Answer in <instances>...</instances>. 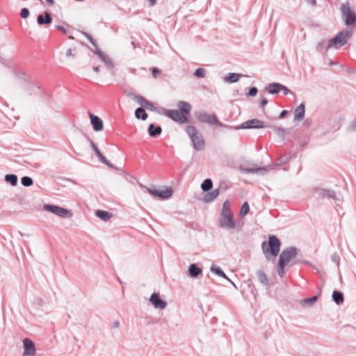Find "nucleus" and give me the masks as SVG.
Returning a JSON list of instances; mask_svg holds the SVG:
<instances>
[{"mask_svg": "<svg viewBox=\"0 0 356 356\" xmlns=\"http://www.w3.org/2000/svg\"><path fill=\"white\" fill-rule=\"evenodd\" d=\"M24 353L23 356H34L35 354L36 348L33 341L29 338L23 339Z\"/></svg>", "mask_w": 356, "mask_h": 356, "instance_id": "12", "label": "nucleus"}, {"mask_svg": "<svg viewBox=\"0 0 356 356\" xmlns=\"http://www.w3.org/2000/svg\"><path fill=\"white\" fill-rule=\"evenodd\" d=\"M243 75L238 73L230 72L225 77V81L228 83H236Z\"/></svg>", "mask_w": 356, "mask_h": 356, "instance_id": "29", "label": "nucleus"}, {"mask_svg": "<svg viewBox=\"0 0 356 356\" xmlns=\"http://www.w3.org/2000/svg\"><path fill=\"white\" fill-rule=\"evenodd\" d=\"M280 247L281 242L280 239L274 235H271L268 237V244H266V241L263 242L261 244L263 252L268 259H269V255L276 257L280 250Z\"/></svg>", "mask_w": 356, "mask_h": 356, "instance_id": "2", "label": "nucleus"}, {"mask_svg": "<svg viewBox=\"0 0 356 356\" xmlns=\"http://www.w3.org/2000/svg\"><path fill=\"white\" fill-rule=\"evenodd\" d=\"M287 114H288V111H286V110H283V111L280 113V115H279V118H281V119L284 118L287 115Z\"/></svg>", "mask_w": 356, "mask_h": 356, "instance_id": "62", "label": "nucleus"}, {"mask_svg": "<svg viewBox=\"0 0 356 356\" xmlns=\"http://www.w3.org/2000/svg\"><path fill=\"white\" fill-rule=\"evenodd\" d=\"M268 102V100L266 97H263L260 102L261 107L264 108Z\"/></svg>", "mask_w": 356, "mask_h": 356, "instance_id": "59", "label": "nucleus"}, {"mask_svg": "<svg viewBox=\"0 0 356 356\" xmlns=\"http://www.w3.org/2000/svg\"><path fill=\"white\" fill-rule=\"evenodd\" d=\"M135 116L138 120H147L148 115L144 108L139 107L135 111Z\"/></svg>", "mask_w": 356, "mask_h": 356, "instance_id": "30", "label": "nucleus"}, {"mask_svg": "<svg viewBox=\"0 0 356 356\" xmlns=\"http://www.w3.org/2000/svg\"><path fill=\"white\" fill-rule=\"evenodd\" d=\"M147 131L151 137H157L161 134L162 128L159 125L156 126L154 124H150L149 125Z\"/></svg>", "mask_w": 356, "mask_h": 356, "instance_id": "22", "label": "nucleus"}, {"mask_svg": "<svg viewBox=\"0 0 356 356\" xmlns=\"http://www.w3.org/2000/svg\"><path fill=\"white\" fill-rule=\"evenodd\" d=\"M348 129L350 131H356V118L349 124Z\"/></svg>", "mask_w": 356, "mask_h": 356, "instance_id": "50", "label": "nucleus"}, {"mask_svg": "<svg viewBox=\"0 0 356 356\" xmlns=\"http://www.w3.org/2000/svg\"><path fill=\"white\" fill-rule=\"evenodd\" d=\"M104 164L110 168L115 169L116 170H119L117 167H115L113 164H112L108 160H107Z\"/></svg>", "mask_w": 356, "mask_h": 356, "instance_id": "58", "label": "nucleus"}, {"mask_svg": "<svg viewBox=\"0 0 356 356\" xmlns=\"http://www.w3.org/2000/svg\"><path fill=\"white\" fill-rule=\"evenodd\" d=\"M327 198L332 199L335 202H340L342 200V196L340 193L330 190Z\"/></svg>", "mask_w": 356, "mask_h": 356, "instance_id": "35", "label": "nucleus"}, {"mask_svg": "<svg viewBox=\"0 0 356 356\" xmlns=\"http://www.w3.org/2000/svg\"><path fill=\"white\" fill-rule=\"evenodd\" d=\"M96 156L99 158V159L104 164L108 160L100 152L99 153L97 154Z\"/></svg>", "mask_w": 356, "mask_h": 356, "instance_id": "51", "label": "nucleus"}, {"mask_svg": "<svg viewBox=\"0 0 356 356\" xmlns=\"http://www.w3.org/2000/svg\"><path fill=\"white\" fill-rule=\"evenodd\" d=\"M96 156L99 158V159L104 164L108 160L100 152L99 153L97 154Z\"/></svg>", "mask_w": 356, "mask_h": 356, "instance_id": "52", "label": "nucleus"}, {"mask_svg": "<svg viewBox=\"0 0 356 356\" xmlns=\"http://www.w3.org/2000/svg\"><path fill=\"white\" fill-rule=\"evenodd\" d=\"M96 156L99 158V159L104 164L108 160L100 152L99 153L97 154Z\"/></svg>", "mask_w": 356, "mask_h": 356, "instance_id": "55", "label": "nucleus"}, {"mask_svg": "<svg viewBox=\"0 0 356 356\" xmlns=\"http://www.w3.org/2000/svg\"><path fill=\"white\" fill-rule=\"evenodd\" d=\"M205 74H206V70L204 68H202V67L197 68L194 72V75L198 78H203L205 76Z\"/></svg>", "mask_w": 356, "mask_h": 356, "instance_id": "42", "label": "nucleus"}, {"mask_svg": "<svg viewBox=\"0 0 356 356\" xmlns=\"http://www.w3.org/2000/svg\"><path fill=\"white\" fill-rule=\"evenodd\" d=\"M218 226L222 228L234 229L236 222L234 219L233 213L220 214L218 220Z\"/></svg>", "mask_w": 356, "mask_h": 356, "instance_id": "9", "label": "nucleus"}, {"mask_svg": "<svg viewBox=\"0 0 356 356\" xmlns=\"http://www.w3.org/2000/svg\"><path fill=\"white\" fill-rule=\"evenodd\" d=\"M213 188V181L211 179L207 178L201 184V188L204 192H208Z\"/></svg>", "mask_w": 356, "mask_h": 356, "instance_id": "32", "label": "nucleus"}, {"mask_svg": "<svg viewBox=\"0 0 356 356\" xmlns=\"http://www.w3.org/2000/svg\"><path fill=\"white\" fill-rule=\"evenodd\" d=\"M89 142H90V146L92 147V149L94 150L95 154H98L100 152L99 149H98L97 146L96 145V144L90 139L89 138Z\"/></svg>", "mask_w": 356, "mask_h": 356, "instance_id": "49", "label": "nucleus"}, {"mask_svg": "<svg viewBox=\"0 0 356 356\" xmlns=\"http://www.w3.org/2000/svg\"><path fill=\"white\" fill-rule=\"evenodd\" d=\"M259 282L265 286L269 287V280L266 274L262 270H258L256 273Z\"/></svg>", "mask_w": 356, "mask_h": 356, "instance_id": "23", "label": "nucleus"}, {"mask_svg": "<svg viewBox=\"0 0 356 356\" xmlns=\"http://www.w3.org/2000/svg\"><path fill=\"white\" fill-rule=\"evenodd\" d=\"M186 131L193 143V148L197 151H202L205 148V141L202 134L198 133L197 128L193 125L187 126Z\"/></svg>", "mask_w": 356, "mask_h": 356, "instance_id": "3", "label": "nucleus"}, {"mask_svg": "<svg viewBox=\"0 0 356 356\" xmlns=\"http://www.w3.org/2000/svg\"><path fill=\"white\" fill-rule=\"evenodd\" d=\"M44 209L63 218H70L72 216L70 210L57 205L47 204L44 205Z\"/></svg>", "mask_w": 356, "mask_h": 356, "instance_id": "5", "label": "nucleus"}, {"mask_svg": "<svg viewBox=\"0 0 356 356\" xmlns=\"http://www.w3.org/2000/svg\"><path fill=\"white\" fill-rule=\"evenodd\" d=\"M81 33L86 37V38L90 42V43L92 44V46L95 48V51H97V49H99L95 40L93 39V38L92 37V35L90 34H89L85 31H82Z\"/></svg>", "mask_w": 356, "mask_h": 356, "instance_id": "40", "label": "nucleus"}, {"mask_svg": "<svg viewBox=\"0 0 356 356\" xmlns=\"http://www.w3.org/2000/svg\"><path fill=\"white\" fill-rule=\"evenodd\" d=\"M281 88H282L281 83L273 82L268 84L265 88V90L270 94L276 95L281 91Z\"/></svg>", "mask_w": 356, "mask_h": 356, "instance_id": "18", "label": "nucleus"}, {"mask_svg": "<svg viewBox=\"0 0 356 356\" xmlns=\"http://www.w3.org/2000/svg\"><path fill=\"white\" fill-rule=\"evenodd\" d=\"M341 12L346 26L354 25L356 23V13L350 8L348 3L341 5Z\"/></svg>", "mask_w": 356, "mask_h": 356, "instance_id": "6", "label": "nucleus"}, {"mask_svg": "<svg viewBox=\"0 0 356 356\" xmlns=\"http://www.w3.org/2000/svg\"><path fill=\"white\" fill-rule=\"evenodd\" d=\"M96 156L99 158V159L104 164L108 160L100 152L99 153L97 154Z\"/></svg>", "mask_w": 356, "mask_h": 356, "instance_id": "54", "label": "nucleus"}, {"mask_svg": "<svg viewBox=\"0 0 356 356\" xmlns=\"http://www.w3.org/2000/svg\"><path fill=\"white\" fill-rule=\"evenodd\" d=\"M331 259L332 261L336 263L337 266L339 265L340 257L337 252H334L333 254H332Z\"/></svg>", "mask_w": 356, "mask_h": 356, "instance_id": "48", "label": "nucleus"}, {"mask_svg": "<svg viewBox=\"0 0 356 356\" xmlns=\"http://www.w3.org/2000/svg\"><path fill=\"white\" fill-rule=\"evenodd\" d=\"M148 192L154 197L161 199H168L172 195L173 191L171 188H165L164 190L159 191L157 189L148 188Z\"/></svg>", "mask_w": 356, "mask_h": 356, "instance_id": "11", "label": "nucleus"}, {"mask_svg": "<svg viewBox=\"0 0 356 356\" xmlns=\"http://www.w3.org/2000/svg\"><path fill=\"white\" fill-rule=\"evenodd\" d=\"M316 50L319 52H323L324 51V53H326L325 51V41H320L316 44Z\"/></svg>", "mask_w": 356, "mask_h": 356, "instance_id": "44", "label": "nucleus"}, {"mask_svg": "<svg viewBox=\"0 0 356 356\" xmlns=\"http://www.w3.org/2000/svg\"><path fill=\"white\" fill-rule=\"evenodd\" d=\"M30 12L29 10L27 8H23L20 11V16L26 19L29 16Z\"/></svg>", "mask_w": 356, "mask_h": 356, "instance_id": "47", "label": "nucleus"}, {"mask_svg": "<svg viewBox=\"0 0 356 356\" xmlns=\"http://www.w3.org/2000/svg\"><path fill=\"white\" fill-rule=\"evenodd\" d=\"M220 194L219 188H216L212 191L207 192L203 197V202L204 203H209L213 202Z\"/></svg>", "mask_w": 356, "mask_h": 356, "instance_id": "17", "label": "nucleus"}, {"mask_svg": "<svg viewBox=\"0 0 356 356\" xmlns=\"http://www.w3.org/2000/svg\"><path fill=\"white\" fill-rule=\"evenodd\" d=\"M275 133L282 139H285V130L282 127H273Z\"/></svg>", "mask_w": 356, "mask_h": 356, "instance_id": "39", "label": "nucleus"}, {"mask_svg": "<svg viewBox=\"0 0 356 356\" xmlns=\"http://www.w3.org/2000/svg\"><path fill=\"white\" fill-rule=\"evenodd\" d=\"M52 22V18L50 13H44V15L40 14L37 17V22L40 26L49 24Z\"/></svg>", "mask_w": 356, "mask_h": 356, "instance_id": "19", "label": "nucleus"}, {"mask_svg": "<svg viewBox=\"0 0 356 356\" xmlns=\"http://www.w3.org/2000/svg\"><path fill=\"white\" fill-rule=\"evenodd\" d=\"M96 156L99 158V159L104 164L108 160L100 152L99 153L97 154Z\"/></svg>", "mask_w": 356, "mask_h": 356, "instance_id": "53", "label": "nucleus"}, {"mask_svg": "<svg viewBox=\"0 0 356 356\" xmlns=\"http://www.w3.org/2000/svg\"><path fill=\"white\" fill-rule=\"evenodd\" d=\"M211 271L212 273H215L216 275H217L227 280H229V279L226 275V274L223 272V270L221 269V268L216 265H214V264L211 265Z\"/></svg>", "mask_w": 356, "mask_h": 356, "instance_id": "28", "label": "nucleus"}, {"mask_svg": "<svg viewBox=\"0 0 356 356\" xmlns=\"http://www.w3.org/2000/svg\"><path fill=\"white\" fill-rule=\"evenodd\" d=\"M177 107L179 108V111L181 112L184 115H188L190 113L191 110V106L189 103L184 101H179L177 103Z\"/></svg>", "mask_w": 356, "mask_h": 356, "instance_id": "24", "label": "nucleus"}, {"mask_svg": "<svg viewBox=\"0 0 356 356\" xmlns=\"http://www.w3.org/2000/svg\"><path fill=\"white\" fill-rule=\"evenodd\" d=\"M298 250L294 246H290L282 250L280 255L279 261L287 264L293 259L298 256Z\"/></svg>", "mask_w": 356, "mask_h": 356, "instance_id": "8", "label": "nucleus"}, {"mask_svg": "<svg viewBox=\"0 0 356 356\" xmlns=\"http://www.w3.org/2000/svg\"><path fill=\"white\" fill-rule=\"evenodd\" d=\"M318 300L317 296H314L311 298H305L301 301V305L303 307H312Z\"/></svg>", "mask_w": 356, "mask_h": 356, "instance_id": "31", "label": "nucleus"}, {"mask_svg": "<svg viewBox=\"0 0 356 356\" xmlns=\"http://www.w3.org/2000/svg\"><path fill=\"white\" fill-rule=\"evenodd\" d=\"M352 35V29H346L343 31L339 32L334 38L330 40L326 45L325 51L329 49L334 48L339 49L344 46Z\"/></svg>", "mask_w": 356, "mask_h": 356, "instance_id": "1", "label": "nucleus"}, {"mask_svg": "<svg viewBox=\"0 0 356 356\" xmlns=\"http://www.w3.org/2000/svg\"><path fill=\"white\" fill-rule=\"evenodd\" d=\"M152 75L154 76V77L156 78L157 76V74L161 72V70L159 69H158L157 67H153L152 69Z\"/></svg>", "mask_w": 356, "mask_h": 356, "instance_id": "57", "label": "nucleus"}, {"mask_svg": "<svg viewBox=\"0 0 356 356\" xmlns=\"http://www.w3.org/2000/svg\"><path fill=\"white\" fill-rule=\"evenodd\" d=\"M94 53L99 56V58L104 63L108 70H110L113 72V70L114 68V64L112 62L111 59L103 51L100 49H97V51H95Z\"/></svg>", "mask_w": 356, "mask_h": 356, "instance_id": "15", "label": "nucleus"}, {"mask_svg": "<svg viewBox=\"0 0 356 356\" xmlns=\"http://www.w3.org/2000/svg\"><path fill=\"white\" fill-rule=\"evenodd\" d=\"M165 114L172 120L179 124L186 123L188 120L187 115L177 110H168Z\"/></svg>", "mask_w": 356, "mask_h": 356, "instance_id": "10", "label": "nucleus"}, {"mask_svg": "<svg viewBox=\"0 0 356 356\" xmlns=\"http://www.w3.org/2000/svg\"><path fill=\"white\" fill-rule=\"evenodd\" d=\"M241 172L245 174H259L264 175L267 172V169L264 167L243 168H241Z\"/></svg>", "mask_w": 356, "mask_h": 356, "instance_id": "16", "label": "nucleus"}, {"mask_svg": "<svg viewBox=\"0 0 356 356\" xmlns=\"http://www.w3.org/2000/svg\"><path fill=\"white\" fill-rule=\"evenodd\" d=\"M314 194L317 196L319 199H325L328 197V193L330 192V190L324 189L321 188H316L314 190Z\"/></svg>", "mask_w": 356, "mask_h": 356, "instance_id": "27", "label": "nucleus"}, {"mask_svg": "<svg viewBox=\"0 0 356 356\" xmlns=\"http://www.w3.org/2000/svg\"><path fill=\"white\" fill-rule=\"evenodd\" d=\"M226 213H232L231 209H230V206H229V200H225L223 204H222V211H221V213L220 214H226Z\"/></svg>", "mask_w": 356, "mask_h": 356, "instance_id": "37", "label": "nucleus"}, {"mask_svg": "<svg viewBox=\"0 0 356 356\" xmlns=\"http://www.w3.org/2000/svg\"><path fill=\"white\" fill-rule=\"evenodd\" d=\"M250 211V206L247 202H244L240 210V216L244 217L246 216Z\"/></svg>", "mask_w": 356, "mask_h": 356, "instance_id": "38", "label": "nucleus"}, {"mask_svg": "<svg viewBox=\"0 0 356 356\" xmlns=\"http://www.w3.org/2000/svg\"><path fill=\"white\" fill-rule=\"evenodd\" d=\"M95 214L99 218L104 221H108L113 216L111 212L104 210H97Z\"/></svg>", "mask_w": 356, "mask_h": 356, "instance_id": "26", "label": "nucleus"}, {"mask_svg": "<svg viewBox=\"0 0 356 356\" xmlns=\"http://www.w3.org/2000/svg\"><path fill=\"white\" fill-rule=\"evenodd\" d=\"M266 127L263 121L254 118L247 120L243 122L241 124L232 127L231 129L239 130V129H262Z\"/></svg>", "mask_w": 356, "mask_h": 356, "instance_id": "7", "label": "nucleus"}, {"mask_svg": "<svg viewBox=\"0 0 356 356\" xmlns=\"http://www.w3.org/2000/svg\"><path fill=\"white\" fill-rule=\"evenodd\" d=\"M286 159H287V158L286 156L280 157L278 159L277 165H281V164L284 163L286 161Z\"/></svg>", "mask_w": 356, "mask_h": 356, "instance_id": "60", "label": "nucleus"}, {"mask_svg": "<svg viewBox=\"0 0 356 356\" xmlns=\"http://www.w3.org/2000/svg\"><path fill=\"white\" fill-rule=\"evenodd\" d=\"M258 92V89L257 87H251L249 89L248 92L247 93V96L248 97H255Z\"/></svg>", "mask_w": 356, "mask_h": 356, "instance_id": "46", "label": "nucleus"}, {"mask_svg": "<svg viewBox=\"0 0 356 356\" xmlns=\"http://www.w3.org/2000/svg\"><path fill=\"white\" fill-rule=\"evenodd\" d=\"M22 184L25 187H29L33 185V179L29 176H24L21 179Z\"/></svg>", "mask_w": 356, "mask_h": 356, "instance_id": "36", "label": "nucleus"}, {"mask_svg": "<svg viewBox=\"0 0 356 356\" xmlns=\"http://www.w3.org/2000/svg\"><path fill=\"white\" fill-rule=\"evenodd\" d=\"M56 28L58 31H60L63 32V33H67V30H66V29H65L64 26H63L57 25V26H56Z\"/></svg>", "mask_w": 356, "mask_h": 356, "instance_id": "61", "label": "nucleus"}, {"mask_svg": "<svg viewBox=\"0 0 356 356\" xmlns=\"http://www.w3.org/2000/svg\"><path fill=\"white\" fill-rule=\"evenodd\" d=\"M282 88H281V91L283 92V94L284 95H287L289 93L291 92L290 90L288 88H286L285 86L282 85Z\"/></svg>", "mask_w": 356, "mask_h": 356, "instance_id": "56", "label": "nucleus"}, {"mask_svg": "<svg viewBox=\"0 0 356 356\" xmlns=\"http://www.w3.org/2000/svg\"><path fill=\"white\" fill-rule=\"evenodd\" d=\"M143 107L149 111H156V108L155 107L154 104L152 102L148 101L147 99L146 100Z\"/></svg>", "mask_w": 356, "mask_h": 356, "instance_id": "45", "label": "nucleus"}, {"mask_svg": "<svg viewBox=\"0 0 356 356\" xmlns=\"http://www.w3.org/2000/svg\"><path fill=\"white\" fill-rule=\"evenodd\" d=\"M128 96L132 97L134 100H135L138 104H140L143 107L147 100L145 97L138 95H135L132 92L129 93Z\"/></svg>", "mask_w": 356, "mask_h": 356, "instance_id": "34", "label": "nucleus"}, {"mask_svg": "<svg viewBox=\"0 0 356 356\" xmlns=\"http://www.w3.org/2000/svg\"><path fill=\"white\" fill-rule=\"evenodd\" d=\"M147 1L149 2V6L151 7L155 6L156 3V0H147Z\"/></svg>", "mask_w": 356, "mask_h": 356, "instance_id": "64", "label": "nucleus"}, {"mask_svg": "<svg viewBox=\"0 0 356 356\" xmlns=\"http://www.w3.org/2000/svg\"><path fill=\"white\" fill-rule=\"evenodd\" d=\"M332 300L337 305H341L344 301V296L342 292L334 290L332 295Z\"/></svg>", "mask_w": 356, "mask_h": 356, "instance_id": "25", "label": "nucleus"}, {"mask_svg": "<svg viewBox=\"0 0 356 356\" xmlns=\"http://www.w3.org/2000/svg\"><path fill=\"white\" fill-rule=\"evenodd\" d=\"M149 302L152 303V305L156 309H163L167 307V302L162 300L160 298V296L159 293H153L150 298H149Z\"/></svg>", "mask_w": 356, "mask_h": 356, "instance_id": "13", "label": "nucleus"}, {"mask_svg": "<svg viewBox=\"0 0 356 356\" xmlns=\"http://www.w3.org/2000/svg\"><path fill=\"white\" fill-rule=\"evenodd\" d=\"M305 114V106L303 103L300 104L294 111V120H302Z\"/></svg>", "mask_w": 356, "mask_h": 356, "instance_id": "21", "label": "nucleus"}, {"mask_svg": "<svg viewBox=\"0 0 356 356\" xmlns=\"http://www.w3.org/2000/svg\"><path fill=\"white\" fill-rule=\"evenodd\" d=\"M285 266H286V264H284V263L278 261L277 273H278V275L281 277H283L284 275V268H285Z\"/></svg>", "mask_w": 356, "mask_h": 356, "instance_id": "41", "label": "nucleus"}, {"mask_svg": "<svg viewBox=\"0 0 356 356\" xmlns=\"http://www.w3.org/2000/svg\"><path fill=\"white\" fill-rule=\"evenodd\" d=\"M195 117L204 123H207L211 125H217L219 127H224L228 129H232L231 126L225 125L220 122L216 115H209L205 111H199L195 113Z\"/></svg>", "mask_w": 356, "mask_h": 356, "instance_id": "4", "label": "nucleus"}, {"mask_svg": "<svg viewBox=\"0 0 356 356\" xmlns=\"http://www.w3.org/2000/svg\"><path fill=\"white\" fill-rule=\"evenodd\" d=\"M202 273V270L195 264H192L188 269V275L190 277L196 278Z\"/></svg>", "mask_w": 356, "mask_h": 356, "instance_id": "20", "label": "nucleus"}, {"mask_svg": "<svg viewBox=\"0 0 356 356\" xmlns=\"http://www.w3.org/2000/svg\"><path fill=\"white\" fill-rule=\"evenodd\" d=\"M5 181L10 184L11 186H15L17 184L18 177L14 174H8L5 176Z\"/></svg>", "mask_w": 356, "mask_h": 356, "instance_id": "33", "label": "nucleus"}, {"mask_svg": "<svg viewBox=\"0 0 356 356\" xmlns=\"http://www.w3.org/2000/svg\"><path fill=\"white\" fill-rule=\"evenodd\" d=\"M88 115L93 130L95 131H102L104 129V123L102 120L99 116L95 115L90 112H88Z\"/></svg>", "mask_w": 356, "mask_h": 356, "instance_id": "14", "label": "nucleus"}, {"mask_svg": "<svg viewBox=\"0 0 356 356\" xmlns=\"http://www.w3.org/2000/svg\"><path fill=\"white\" fill-rule=\"evenodd\" d=\"M120 326V322L118 321H115L112 323L111 327L112 328L116 329L119 327Z\"/></svg>", "mask_w": 356, "mask_h": 356, "instance_id": "63", "label": "nucleus"}, {"mask_svg": "<svg viewBox=\"0 0 356 356\" xmlns=\"http://www.w3.org/2000/svg\"><path fill=\"white\" fill-rule=\"evenodd\" d=\"M305 264L311 266V264L309 261L304 260L302 259V256L300 257L298 254V256L295 258V261L292 263V265H295V264Z\"/></svg>", "mask_w": 356, "mask_h": 356, "instance_id": "43", "label": "nucleus"}]
</instances>
